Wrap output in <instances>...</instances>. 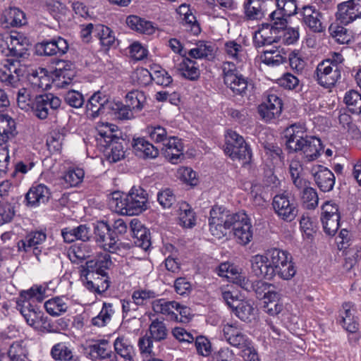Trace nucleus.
<instances>
[{"instance_id":"a878e982","label":"nucleus","mask_w":361,"mask_h":361,"mask_svg":"<svg viewBox=\"0 0 361 361\" xmlns=\"http://www.w3.org/2000/svg\"><path fill=\"white\" fill-rule=\"evenodd\" d=\"M51 197L49 188L44 184L32 185L25 195L26 204L37 207L46 204Z\"/></svg>"},{"instance_id":"4be33fe9","label":"nucleus","mask_w":361,"mask_h":361,"mask_svg":"<svg viewBox=\"0 0 361 361\" xmlns=\"http://www.w3.org/2000/svg\"><path fill=\"white\" fill-rule=\"evenodd\" d=\"M82 276L85 279V287L92 293L102 294L109 288L110 281L107 274L82 270Z\"/></svg>"},{"instance_id":"39448f33","label":"nucleus","mask_w":361,"mask_h":361,"mask_svg":"<svg viewBox=\"0 0 361 361\" xmlns=\"http://www.w3.org/2000/svg\"><path fill=\"white\" fill-rule=\"evenodd\" d=\"M266 252L273 269L274 277L278 276L281 279L290 280L295 276L296 269L292 261V255L288 252L272 248Z\"/></svg>"},{"instance_id":"2f4dec72","label":"nucleus","mask_w":361,"mask_h":361,"mask_svg":"<svg viewBox=\"0 0 361 361\" xmlns=\"http://www.w3.org/2000/svg\"><path fill=\"white\" fill-rule=\"evenodd\" d=\"M187 54L195 59L210 60L214 56V44L209 41H198Z\"/></svg>"},{"instance_id":"603ef678","label":"nucleus","mask_w":361,"mask_h":361,"mask_svg":"<svg viewBox=\"0 0 361 361\" xmlns=\"http://www.w3.org/2000/svg\"><path fill=\"white\" fill-rule=\"evenodd\" d=\"M255 311L252 305L247 301H236V305L232 309V312L242 321H248L253 315Z\"/></svg>"},{"instance_id":"c9c22d12","label":"nucleus","mask_w":361,"mask_h":361,"mask_svg":"<svg viewBox=\"0 0 361 361\" xmlns=\"http://www.w3.org/2000/svg\"><path fill=\"white\" fill-rule=\"evenodd\" d=\"M197 223V215L192 207L186 202H182L179 206L178 224L186 229L193 228Z\"/></svg>"},{"instance_id":"aec40b11","label":"nucleus","mask_w":361,"mask_h":361,"mask_svg":"<svg viewBox=\"0 0 361 361\" xmlns=\"http://www.w3.org/2000/svg\"><path fill=\"white\" fill-rule=\"evenodd\" d=\"M6 44L8 53L6 55L17 61L27 54L30 46L28 39L19 32H11L6 38Z\"/></svg>"},{"instance_id":"3c124183","label":"nucleus","mask_w":361,"mask_h":361,"mask_svg":"<svg viewBox=\"0 0 361 361\" xmlns=\"http://www.w3.org/2000/svg\"><path fill=\"white\" fill-rule=\"evenodd\" d=\"M109 113L112 111L115 116L121 120H128L134 117L133 111L121 102H115L110 101L109 106Z\"/></svg>"},{"instance_id":"ea45409f","label":"nucleus","mask_w":361,"mask_h":361,"mask_svg":"<svg viewBox=\"0 0 361 361\" xmlns=\"http://www.w3.org/2000/svg\"><path fill=\"white\" fill-rule=\"evenodd\" d=\"M260 59L264 64L274 67L285 63L287 57L283 49L276 47L265 49Z\"/></svg>"},{"instance_id":"6e6552de","label":"nucleus","mask_w":361,"mask_h":361,"mask_svg":"<svg viewBox=\"0 0 361 361\" xmlns=\"http://www.w3.org/2000/svg\"><path fill=\"white\" fill-rule=\"evenodd\" d=\"M224 152L233 160L242 161L243 164L250 162L252 152L244 138L235 131L229 130L225 136Z\"/></svg>"},{"instance_id":"2eb2a0df","label":"nucleus","mask_w":361,"mask_h":361,"mask_svg":"<svg viewBox=\"0 0 361 361\" xmlns=\"http://www.w3.org/2000/svg\"><path fill=\"white\" fill-rule=\"evenodd\" d=\"M47 239V235L44 232L40 231H32L28 233L23 240L18 243V251L25 252H32L38 261L41 260L40 256L42 252L47 254L43 244Z\"/></svg>"},{"instance_id":"774afa93","label":"nucleus","mask_w":361,"mask_h":361,"mask_svg":"<svg viewBox=\"0 0 361 361\" xmlns=\"http://www.w3.org/2000/svg\"><path fill=\"white\" fill-rule=\"evenodd\" d=\"M276 5L277 9L280 10L287 18L298 13L299 10L295 0H278Z\"/></svg>"},{"instance_id":"9d476101","label":"nucleus","mask_w":361,"mask_h":361,"mask_svg":"<svg viewBox=\"0 0 361 361\" xmlns=\"http://www.w3.org/2000/svg\"><path fill=\"white\" fill-rule=\"evenodd\" d=\"M314 77L319 85L330 88L341 78L340 67L334 64L331 60H324L317 65Z\"/></svg>"},{"instance_id":"a19ab883","label":"nucleus","mask_w":361,"mask_h":361,"mask_svg":"<svg viewBox=\"0 0 361 361\" xmlns=\"http://www.w3.org/2000/svg\"><path fill=\"white\" fill-rule=\"evenodd\" d=\"M264 0H247L244 4L245 15L248 20L262 18L265 12Z\"/></svg>"},{"instance_id":"6e6d98bb","label":"nucleus","mask_w":361,"mask_h":361,"mask_svg":"<svg viewBox=\"0 0 361 361\" xmlns=\"http://www.w3.org/2000/svg\"><path fill=\"white\" fill-rule=\"evenodd\" d=\"M329 32L339 44H344L350 42L351 35L348 33V30L341 25L331 24L329 27Z\"/></svg>"},{"instance_id":"052dcab7","label":"nucleus","mask_w":361,"mask_h":361,"mask_svg":"<svg viewBox=\"0 0 361 361\" xmlns=\"http://www.w3.org/2000/svg\"><path fill=\"white\" fill-rule=\"evenodd\" d=\"M302 200L304 207L307 209H314L318 205L319 197L315 189L306 188L303 190Z\"/></svg>"},{"instance_id":"338daca9","label":"nucleus","mask_w":361,"mask_h":361,"mask_svg":"<svg viewBox=\"0 0 361 361\" xmlns=\"http://www.w3.org/2000/svg\"><path fill=\"white\" fill-rule=\"evenodd\" d=\"M269 25L279 32L287 27V17L277 8L269 14Z\"/></svg>"},{"instance_id":"9b49d317","label":"nucleus","mask_w":361,"mask_h":361,"mask_svg":"<svg viewBox=\"0 0 361 361\" xmlns=\"http://www.w3.org/2000/svg\"><path fill=\"white\" fill-rule=\"evenodd\" d=\"M61 104L59 97L48 93L37 95L34 98L33 106L31 109L34 115L39 119L44 120L49 115L54 114Z\"/></svg>"},{"instance_id":"20e7f679","label":"nucleus","mask_w":361,"mask_h":361,"mask_svg":"<svg viewBox=\"0 0 361 361\" xmlns=\"http://www.w3.org/2000/svg\"><path fill=\"white\" fill-rule=\"evenodd\" d=\"M236 218L239 219L236 216V213H231L224 207L213 206L208 219L210 233L218 239L224 238L233 225Z\"/></svg>"},{"instance_id":"473e14b6","label":"nucleus","mask_w":361,"mask_h":361,"mask_svg":"<svg viewBox=\"0 0 361 361\" xmlns=\"http://www.w3.org/2000/svg\"><path fill=\"white\" fill-rule=\"evenodd\" d=\"M314 181L322 192L331 191L335 184L334 174L327 168L320 166L314 174Z\"/></svg>"},{"instance_id":"f257e3e1","label":"nucleus","mask_w":361,"mask_h":361,"mask_svg":"<svg viewBox=\"0 0 361 361\" xmlns=\"http://www.w3.org/2000/svg\"><path fill=\"white\" fill-rule=\"evenodd\" d=\"M286 145L294 152H301L307 161H313L320 156L322 150L321 140L315 136L306 135V128L302 123H294L285 131Z\"/></svg>"},{"instance_id":"e2e57ef3","label":"nucleus","mask_w":361,"mask_h":361,"mask_svg":"<svg viewBox=\"0 0 361 361\" xmlns=\"http://www.w3.org/2000/svg\"><path fill=\"white\" fill-rule=\"evenodd\" d=\"M216 272L219 276L225 277L230 280H237L240 277L238 269L228 262L221 263L217 267Z\"/></svg>"},{"instance_id":"c756f323","label":"nucleus","mask_w":361,"mask_h":361,"mask_svg":"<svg viewBox=\"0 0 361 361\" xmlns=\"http://www.w3.org/2000/svg\"><path fill=\"white\" fill-rule=\"evenodd\" d=\"M224 51L227 59L233 63L235 66L246 61L247 54L245 49L234 40H230L225 42L224 46Z\"/></svg>"},{"instance_id":"de8ad7c7","label":"nucleus","mask_w":361,"mask_h":361,"mask_svg":"<svg viewBox=\"0 0 361 361\" xmlns=\"http://www.w3.org/2000/svg\"><path fill=\"white\" fill-rule=\"evenodd\" d=\"M343 100L350 112L357 115L361 114V94L357 91H347Z\"/></svg>"},{"instance_id":"b1692460","label":"nucleus","mask_w":361,"mask_h":361,"mask_svg":"<svg viewBox=\"0 0 361 361\" xmlns=\"http://www.w3.org/2000/svg\"><path fill=\"white\" fill-rule=\"evenodd\" d=\"M223 331L225 338L233 346L242 349L250 345L251 341L236 324H226Z\"/></svg>"},{"instance_id":"f03ea898","label":"nucleus","mask_w":361,"mask_h":361,"mask_svg":"<svg viewBox=\"0 0 361 361\" xmlns=\"http://www.w3.org/2000/svg\"><path fill=\"white\" fill-rule=\"evenodd\" d=\"M147 193L141 187L133 186L128 194L123 195L114 192L109 200V205L116 212L123 215H137L147 209Z\"/></svg>"},{"instance_id":"4c0bfd02","label":"nucleus","mask_w":361,"mask_h":361,"mask_svg":"<svg viewBox=\"0 0 361 361\" xmlns=\"http://www.w3.org/2000/svg\"><path fill=\"white\" fill-rule=\"evenodd\" d=\"M1 20L2 23L6 24V27H20L26 23L25 13L16 7L6 9Z\"/></svg>"},{"instance_id":"4468645a","label":"nucleus","mask_w":361,"mask_h":361,"mask_svg":"<svg viewBox=\"0 0 361 361\" xmlns=\"http://www.w3.org/2000/svg\"><path fill=\"white\" fill-rule=\"evenodd\" d=\"M298 13L301 17L302 23L312 32L321 33L325 31L326 24L322 13L314 6L308 4L299 8Z\"/></svg>"},{"instance_id":"393cba45","label":"nucleus","mask_w":361,"mask_h":361,"mask_svg":"<svg viewBox=\"0 0 361 361\" xmlns=\"http://www.w3.org/2000/svg\"><path fill=\"white\" fill-rule=\"evenodd\" d=\"M280 32L271 25H262V27L255 32L253 44L255 47H262L278 42Z\"/></svg>"},{"instance_id":"dca6fc26","label":"nucleus","mask_w":361,"mask_h":361,"mask_svg":"<svg viewBox=\"0 0 361 361\" xmlns=\"http://www.w3.org/2000/svg\"><path fill=\"white\" fill-rule=\"evenodd\" d=\"M3 66L4 69H0V80L7 86L18 87L20 78L23 75L25 71L20 61L7 59Z\"/></svg>"},{"instance_id":"0eeeda50","label":"nucleus","mask_w":361,"mask_h":361,"mask_svg":"<svg viewBox=\"0 0 361 361\" xmlns=\"http://www.w3.org/2000/svg\"><path fill=\"white\" fill-rule=\"evenodd\" d=\"M114 127L107 123L99 125L97 131L99 137L97 138V140L106 149H110L109 159L116 162L124 157L125 152L123 145L120 142L121 138L115 133Z\"/></svg>"},{"instance_id":"5fc2aeb1","label":"nucleus","mask_w":361,"mask_h":361,"mask_svg":"<svg viewBox=\"0 0 361 361\" xmlns=\"http://www.w3.org/2000/svg\"><path fill=\"white\" fill-rule=\"evenodd\" d=\"M178 306L179 303L176 301L161 302V300H159V312L166 315V319L175 322H183L181 319L178 318L176 311H178L177 307Z\"/></svg>"},{"instance_id":"8fccbe9b","label":"nucleus","mask_w":361,"mask_h":361,"mask_svg":"<svg viewBox=\"0 0 361 361\" xmlns=\"http://www.w3.org/2000/svg\"><path fill=\"white\" fill-rule=\"evenodd\" d=\"M114 313L112 304L104 302L99 314L92 319V325L98 327L106 326L111 321Z\"/></svg>"},{"instance_id":"7ed1b4c3","label":"nucleus","mask_w":361,"mask_h":361,"mask_svg":"<svg viewBox=\"0 0 361 361\" xmlns=\"http://www.w3.org/2000/svg\"><path fill=\"white\" fill-rule=\"evenodd\" d=\"M45 294L46 288L42 286H33L20 293L17 300V307L30 326H34L38 319H42L43 317L41 312L34 308L30 302H42Z\"/></svg>"},{"instance_id":"72a5a7b5","label":"nucleus","mask_w":361,"mask_h":361,"mask_svg":"<svg viewBox=\"0 0 361 361\" xmlns=\"http://www.w3.org/2000/svg\"><path fill=\"white\" fill-rule=\"evenodd\" d=\"M176 68L178 73L189 80L194 81L200 77V73L197 63L186 56L182 57Z\"/></svg>"},{"instance_id":"e433bc0d","label":"nucleus","mask_w":361,"mask_h":361,"mask_svg":"<svg viewBox=\"0 0 361 361\" xmlns=\"http://www.w3.org/2000/svg\"><path fill=\"white\" fill-rule=\"evenodd\" d=\"M50 354L56 361H80V357L74 355L73 350L63 342L54 345Z\"/></svg>"},{"instance_id":"58836bf2","label":"nucleus","mask_w":361,"mask_h":361,"mask_svg":"<svg viewBox=\"0 0 361 361\" xmlns=\"http://www.w3.org/2000/svg\"><path fill=\"white\" fill-rule=\"evenodd\" d=\"M126 24L131 30L142 34L152 35L155 32L152 22L137 16H129L126 18Z\"/></svg>"},{"instance_id":"69168bd1","label":"nucleus","mask_w":361,"mask_h":361,"mask_svg":"<svg viewBox=\"0 0 361 361\" xmlns=\"http://www.w3.org/2000/svg\"><path fill=\"white\" fill-rule=\"evenodd\" d=\"M157 296L154 291L147 289H138L134 290L132 294V299L138 306L147 304L150 299H154Z\"/></svg>"},{"instance_id":"7c9ffc66","label":"nucleus","mask_w":361,"mask_h":361,"mask_svg":"<svg viewBox=\"0 0 361 361\" xmlns=\"http://www.w3.org/2000/svg\"><path fill=\"white\" fill-rule=\"evenodd\" d=\"M263 310L271 316H276L284 309L281 295L276 291H269L264 295Z\"/></svg>"},{"instance_id":"cd10ccee","label":"nucleus","mask_w":361,"mask_h":361,"mask_svg":"<svg viewBox=\"0 0 361 361\" xmlns=\"http://www.w3.org/2000/svg\"><path fill=\"white\" fill-rule=\"evenodd\" d=\"M94 37L99 40L102 50L108 51L111 49H116L118 41L115 37L114 32L109 27L102 25H95Z\"/></svg>"},{"instance_id":"37998d69","label":"nucleus","mask_w":361,"mask_h":361,"mask_svg":"<svg viewBox=\"0 0 361 361\" xmlns=\"http://www.w3.org/2000/svg\"><path fill=\"white\" fill-rule=\"evenodd\" d=\"M68 299L64 297H55L44 302V308L47 313L52 316H59L67 311Z\"/></svg>"},{"instance_id":"a18cd8bd","label":"nucleus","mask_w":361,"mask_h":361,"mask_svg":"<svg viewBox=\"0 0 361 361\" xmlns=\"http://www.w3.org/2000/svg\"><path fill=\"white\" fill-rule=\"evenodd\" d=\"M114 346L116 353L124 358L126 361H134L133 346L124 337H118L114 343Z\"/></svg>"},{"instance_id":"a211bd4d","label":"nucleus","mask_w":361,"mask_h":361,"mask_svg":"<svg viewBox=\"0 0 361 361\" xmlns=\"http://www.w3.org/2000/svg\"><path fill=\"white\" fill-rule=\"evenodd\" d=\"M158 341V318L152 319L149 331L138 341V346L145 361H157L152 350L153 343Z\"/></svg>"},{"instance_id":"f704fd0d","label":"nucleus","mask_w":361,"mask_h":361,"mask_svg":"<svg viewBox=\"0 0 361 361\" xmlns=\"http://www.w3.org/2000/svg\"><path fill=\"white\" fill-rule=\"evenodd\" d=\"M132 147L138 157L153 159L158 156V149L144 137L134 138Z\"/></svg>"},{"instance_id":"c03bdc74","label":"nucleus","mask_w":361,"mask_h":361,"mask_svg":"<svg viewBox=\"0 0 361 361\" xmlns=\"http://www.w3.org/2000/svg\"><path fill=\"white\" fill-rule=\"evenodd\" d=\"M17 90H13V93L16 94L17 104L19 108L26 111L31 110L34 99L32 96V90L30 88L20 87V84L18 87L14 88Z\"/></svg>"},{"instance_id":"ddd939ff","label":"nucleus","mask_w":361,"mask_h":361,"mask_svg":"<svg viewBox=\"0 0 361 361\" xmlns=\"http://www.w3.org/2000/svg\"><path fill=\"white\" fill-rule=\"evenodd\" d=\"M225 85L233 94L242 95L247 87V79L237 71L233 63L224 62L222 65Z\"/></svg>"},{"instance_id":"680f3d73","label":"nucleus","mask_w":361,"mask_h":361,"mask_svg":"<svg viewBox=\"0 0 361 361\" xmlns=\"http://www.w3.org/2000/svg\"><path fill=\"white\" fill-rule=\"evenodd\" d=\"M15 214V206L11 202H0V226L11 222Z\"/></svg>"},{"instance_id":"1a4fd4ad","label":"nucleus","mask_w":361,"mask_h":361,"mask_svg":"<svg viewBox=\"0 0 361 361\" xmlns=\"http://www.w3.org/2000/svg\"><path fill=\"white\" fill-rule=\"evenodd\" d=\"M274 213L279 219L286 221H293L298 215V209L294 198L287 192L276 195L272 201Z\"/></svg>"},{"instance_id":"412c9836","label":"nucleus","mask_w":361,"mask_h":361,"mask_svg":"<svg viewBox=\"0 0 361 361\" xmlns=\"http://www.w3.org/2000/svg\"><path fill=\"white\" fill-rule=\"evenodd\" d=\"M109 103L108 97L101 92L94 93L86 104L87 117L94 119L101 114H109Z\"/></svg>"},{"instance_id":"864d4df0","label":"nucleus","mask_w":361,"mask_h":361,"mask_svg":"<svg viewBox=\"0 0 361 361\" xmlns=\"http://www.w3.org/2000/svg\"><path fill=\"white\" fill-rule=\"evenodd\" d=\"M85 172L80 168L69 169L63 175V180L68 186L76 187L83 180Z\"/></svg>"},{"instance_id":"bf43d9fd","label":"nucleus","mask_w":361,"mask_h":361,"mask_svg":"<svg viewBox=\"0 0 361 361\" xmlns=\"http://www.w3.org/2000/svg\"><path fill=\"white\" fill-rule=\"evenodd\" d=\"M336 18L337 21L343 25H348L354 21L350 8L347 1L338 4Z\"/></svg>"},{"instance_id":"f3484780","label":"nucleus","mask_w":361,"mask_h":361,"mask_svg":"<svg viewBox=\"0 0 361 361\" xmlns=\"http://www.w3.org/2000/svg\"><path fill=\"white\" fill-rule=\"evenodd\" d=\"M69 45L66 39L55 37L49 40H43L35 46V52L39 56H61L68 51Z\"/></svg>"},{"instance_id":"bb28decb","label":"nucleus","mask_w":361,"mask_h":361,"mask_svg":"<svg viewBox=\"0 0 361 361\" xmlns=\"http://www.w3.org/2000/svg\"><path fill=\"white\" fill-rule=\"evenodd\" d=\"M251 269L257 277L271 280L274 278L273 269L271 268L267 252L255 255L250 259Z\"/></svg>"},{"instance_id":"4d7b16f0","label":"nucleus","mask_w":361,"mask_h":361,"mask_svg":"<svg viewBox=\"0 0 361 361\" xmlns=\"http://www.w3.org/2000/svg\"><path fill=\"white\" fill-rule=\"evenodd\" d=\"M10 361H26L27 360V351L20 343H13L7 352Z\"/></svg>"},{"instance_id":"09e8293b","label":"nucleus","mask_w":361,"mask_h":361,"mask_svg":"<svg viewBox=\"0 0 361 361\" xmlns=\"http://www.w3.org/2000/svg\"><path fill=\"white\" fill-rule=\"evenodd\" d=\"M145 101L146 97L144 92L138 90L131 91L126 97V104L135 112L142 109Z\"/></svg>"},{"instance_id":"c85d7f7f","label":"nucleus","mask_w":361,"mask_h":361,"mask_svg":"<svg viewBox=\"0 0 361 361\" xmlns=\"http://www.w3.org/2000/svg\"><path fill=\"white\" fill-rule=\"evenodd\" d=\"M111 265L110 254L104 252L97 255L94 259L87 261L83 270L87 272L107 274L106 270L109 269Z\"/></svg>"},{"instance_id":"6ab92c4d","label":"nucleus","mask_w":361,"mask_h":361,"mask_svg":"<svg viewBox=\"0 0 361 361\" xmlns=\"http://www.w3.org/2000/svg\"><path fill=\"white\" fill-rule=\"evenodd\" d=\"M236 216L233 225V234L238 243L245 245L252 239V226L250 219L245 212L236 213Z\"/></svg>"},{"instance_id":"79ce46f5","label":"nucleus","mask_w":361,"mask_h":361,"mask_svg":"<svg viewBox=\"0 0 361 361\" xmlns=\"http://www.w3.org/2000/svg\"><path fill=\"white\" fill-rule=\"evenodd\" d=\"M16 134L15 121L8 116L0 115V146Z\"/></svg>"},{"instance_id":"5701e85b","label":"nucleus","mask_w":361,"mask_h":361,"mask_svg":"<svg viewBox=\"0 0 361 361\" xmlns=\"http://www.w3.org/2000/svg\"><path fill=\"white\" fill-rule=\"evenodd\" d=\"M130 228L135 245L147 250L152 244L149 230L137 219L130 221Z\"/></svg>"},{"instance_id":"13d9d810","label":"nucleus","mask_w":361,"mask_h":361,"mask_svg":"<svg viewBox=\"0 0 361 361\" xmlns=\"http://www.w3.org/2000/svg\"><path fill=\"white\" fill-rule=\"evenodd\" d=\"M302 166L298 159H292L289 165V173L293 184L298 188L304 185V180L301 178Z\"/></svg>"},{"instance_id":"423d86ee","label":"nucleus","mask_w":361,"mask_h":361,"mask_svg":"<svg viewBox=\"0 0 361 361\" xmlns=\"http://www.w3.org/2000/svg\"><path fill=\"white\" fill-rule=\"evenodd\" d=\"M282 109L281 93L273 88L264 92L263 102L257 107L259 116L267 123H274L279 119Z\"/></svg>"},{"instance_id":"49530a36","label":"nucleus","mask_w":361,"mask_h":361,"mask_svg":"<svg viewBox=\"0 0 361 361\" xmlns=\"http://www.w3.org/2000/svg\"><path fill=\"white\" fill-rule=\"evenodd\" d=\"M111 353L109 347V343L106 340H101L99 342L89 346L88 354L92 360H103L110 357Z\"/></svg>"},{"instance_id":"f8f14e48","label":"nucleus","mask_w":361,"mask_h":361,"mask_svg":"<svg viewBox=\"0 0 361 361\" xmlns=\"http://www.w3.org/2000/svg\"><path fill=\"white\" fill-rule=\"evenodd\" d=\"M161 142L163 156L172 164H177L183 157V144L180 139L171 136L166 137V131L159 126V143Z\"/></svg>"},{"instance_id":"0e129e2a","label":"nucleus","mask_w":361,"mask_h":361,"mask_svg":"<svg viewBox=\"0 0 361 361\" xmlns=\"http://www.w3.org/2000/svg\"><path fill=\"white\" fill-rule=\"evenodd\" d=\"M176 176L190 185H196L198 183L196 172L190 167L181 166L178 168Z\"/></svg>"}]
</instances>
